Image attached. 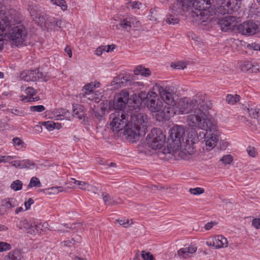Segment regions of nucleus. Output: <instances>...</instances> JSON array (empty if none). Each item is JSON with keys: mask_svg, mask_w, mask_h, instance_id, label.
<instances>
[{"mask_svg": "<svg viewBox=\"0 0 260 260\" xmlns=\"http://www.w3.org/2000/svg\"><path fill=\"white\" fill-rule=\"evenodd\" d=\"M184 129L181 126L177 125L170 131L168 139V152L172 154L178 153L182 159H186L188 155L195 153L196 144L199 141L198 133L191 130L186 135H184Z\"/></svg>", "mask_w": 260, "mask_h": 260, "instance_id": "1", "label": "nucleus"}, {"mask_svg": "<svg viewBox=\"0 0 260 260\" xmlns=\"http://www.w3.org/2000/svg\"><path fill=\"white\" fill-rule=\"evenodd\" d=\"M150 118L143 113H135L131 115V120L126 128L127 139L134 142L140 136H144L149 126Z\"/></svg>", "mask_w": 260, "mask_h": 260, "instance_id": "2", "label": "nucleus"}, {"mask_svg": "<svg viewBox=\"0 0 260 260\" xmlns=\"http://www.w3.org/2000/svg\"><path fill=\"white\" fill-rule=\"evenodd\" d=\"M153 90L157 91L165 103L170 105L171 111L173 112L172 116L174 114H187V99L180 100L176 104L174 100V95L167 86H162L156 84L153 87Z\"/></svg>", "mask_w": 260, "mask_h": 260, "instance_id": "3", "label": "nucleus"}, {"mask_svg": "<svg viewBox=\"0 0 260 260\" xmlns=\"http://www.w3.org/2000/svg\"><path fill=\"white\" fill-rule=\"evenodd\" d=\"M147 108L151 112L155 113L154 116L158 121L169 120L172 116L170 105H164L163 102L159 99L155 92H148L145 102Z\"/></svg>", "mask_w": 260, "mask_h": 260, "instance_id": "4", "label": "nucleus"}, {"mask_svg": "<svg viewBox=\"0 0 260 260\" xmlns=\"http://www.w3.org/2000/svg\"><path fill=\"white\" fill-rule=\"evenodd\" d=\"M187 122L190 127L204 129L213 122L207 118L205 112L199 108L187 115Z\"/></svg>", "mask_w": 260, "mask_h": 260, "instance_id": "5", "label": "nucleus"}, {"mask_svg": "<svg viewBox=\"0 0 260 260\" xmlns=\"http://www.w3.org/2000/svg\"><path fill=\"white\" fill-rule=\"evenodd\" d=\"M129 115L123 111H115L110 115L112 120L110 126L113 132H118L124 129V134L126 135V128L128 125Z\"/></svg>", "mask_w": 260, "mask_h": 260, "instance_id": "6", "label": "nucleus"}, {"mask_svg": "<svg viewBox=\"0 0 260 260\" xmlns=\"http://www.w3.org/2000/svg\"><path fill=\"white\" fill-rule=\"evenodd\" d=\"M21 22L20 14L15 10L8 12L7 16L0 21V38L8 35L9 30L15 23Z\"/></svg>", "mask_w": 260, "mask_h": 260, "instance_id": "7", "label": "nucleus"}, {"mask_svg": "<svg viewBox=\"0 0 260 260\" xmlns=\"http://www.w3.org/2000/svg\"><path fill=\"white\" fill-rule=\"evenodd\" d=\"M13 25L9 30L8 37L12 42V44L16 46L27 44V31L23 25L15 26Z\"/></svg>", "mask_w": 260, "mask_h": 260, "instance_id": "8", "label": "nucleus"}, {"mask_svg": "<svg viewBox=\"0 0 260 260\" xmlns=\"http://www.w3.org/2000/svg\"><path fill=\"white\" fill-rule=\"evenodd\" d=\"M203 130L206 131V133L204 134L206 149L210 151L216 146L219 140V133L217 126L213 122L208 125L207 129Z\"/></svg>", "mask_w": 260, "mask_h": 260, "instance_id": "9", "label": "nucleus"}, {"mask_svg": "<svg viewBox=\"0 0 260 260\" xmlns=\"http://www.w3.org/2000/svg\"><path fill=\"white\" fill-rule=\"evenodd\" d=\"M165 136L160 129L153 128L146 139V144L153 149H160L165 142Z\"/></svg>", "mask_w": 260, "mask_h": 260, "instance_id": "10", "label": "nucleus"}, {"mask_svg": "<svg viewBox=\"0 0 260 260\" xmlns=\"http://www.w3.org/2000/svg\"><path fill=\"white\" fill-rule=\"evenodd\" d=\"M213 2L214 0H192L193 17H199L204 15V11L209 8Z\"/></svg>", "mask_w": 260, "mask_h": 260, "instance_id": "11", "label": "nucleus"}, {"mask_svg": "<svg viewBox=\"0 0 260 260\" xmlns=\"http://www.w3.org/2000/svg\"><path fill=\"white\" fill-rule=\"evenodd\" d=\"M129 93L125 89L117 93L115 96L113 102V106L117 111H123L129 100Z\"/></svg>", "mask_w": 260, "mask_h": 260, "instance_id": "12", "label": "nucleus"}, {"mask_svg": "<svg viewBox=\"0 0 260 260\" xmlns=\"http://www.w3.org/2000/svg\"><path fill=\"white\" fill-rule=\"evenodd\" d=\"M237 30L243 35L251 36L258 31L259 26L252 21H245L238 25Z\"/></svg>", "mask_w": 260, "mask_h": 260, "instance_id": "13", "label": "nucleus"}, {"mask_svg": "<svg viewBox=\"0 0 260 260\" xmlns=\"http://www.w3.org/2000/svg\"><path fill=\"white\" fill-rule=\"evenodd\" d=\"M215 13L221 15L231 14L233 11V5L230 0H216Z\"/></svg>", "mask_w": 260, "mask_h": 260, "instance_id": "14", "label": "nucleus"}, {"mask_svg": "<svg viewBox=\"0 0 260 260\" xmlns=\"http://www.w3.org/2000/svg\"><path fill=\"white\" fill-rule=\"evenodd\" d=\"M43 73L38 70L23 72L20 75V78L26 82L36 81L40 79H43Z\"/></svg>", "mask_w": 260, "mask_h": 260, "instance_id": "15", "label": "nucleus"}, {"mask_svg": "<svg viewBox=\"0 0 260 260\" xmlns=\"http://www.w3.org/2000/svg\"><path fill=\"white\" fill-rule=\"evenodd\" d=\"M221 29L224 31L233 30L236 26L235 17L233 16L225 17L220 19L218 21Z\"/></svg>", "mask_w": 260, "mask_h": 260, "instance_id": "16", "label": "nucleus"}, {"mask_svg": "<svg viewBox=\"0 0 260 260\" xmlns=\"http://www.w3.org/2000/svg\"><path fill=\"white\" fill-rule=\"evenodd\" d=\"M129 81V76L127 75H119L113 78L111 82L112 90H116L120 88L126 86Z\"/></svg>", "mask_w": 260, "mask_h": 260, "instance_id": "17", "label": "nucleus"}, {"mask_svg": "<svg viewBox=\"0 0 260 260\" xmlns=\"http://www.w3.org/2000/svg\"><path fill=\"white\" fill-rule=\"evenodd\" d=\"M197 107L200 106L203 110L209 109L210 103L207 102V96L205 94L198 93L191 99Z\"/></svg>", "mask_w": 260, "mask_h": 260, "instance_id": "18", "label": "nucleus"}, {"mask_svg": "<svg viewBox=\"0 0 260 260\" xmlns=\"http://www.w3.org/2000/svg\"><path fill=\"white\" fill-rule=\"evenodd\" d=\"M245 111L249 114V116L251 119V122L250 123H251L256 128L260 122V109L247 108Z\"/></svg>", "mask_w": 260, "mask_h": 260, "instance_id": "19", "label": "nucleus"}, {"mask_svg": "<svg viewBox=\"0 0 260 260\" xmlns=\"http://www.w3.org/2000/svg\"><path fill=\"white\" fill-rule=\"evenodd\" d=\"M197 248L194 246H189L188 247H184L180 249L178 252L179 256L184 258H187L191 256L192 253L196 252Z\"/></svg>", "mask_w": 260, "mask_h": 260, "instance_id": "20", "label": "nucleus"}, {"mask_svg": "<svg viewBox=\"0 0 260 260\" xmlns=\"http://www.w3.org/2000/svg\"><path fill=\"white\" fill-rule=\"evenodd\" d=\"M133 19L132 18H126L120 20L119 24L116 25V28L126 30L127 31H129L134 24Z\"/></svg>", "mask_w": 260, "mask_h": 260, "instance_id": "21", "label": "nucleus"}, {"mask_svg": "<svg viewBox=\"0 0 260 260\" xmlns=\"http://www.w3.org/2000/svg\"><path fill=\"white\" fill-rule=\"evenodd\" d=\"M192 4V0H182L179 1L178 5L181 11L183 12L190 11L191 16L193 17V10Z\"/></svg>", "mask_w": 260, "mask_h": 260, "instance_id": "22", "label": "nucleus"}, {"mask_svg": "<svg viewBox=\"0 0 260 260\" xmlns=\"http://www.w3.org/2000/svg\"><path fill=\"white\" fill-rule=\"evenodd\" d=\"M73 115L74 117L79 119L84 120L86 115L84 107L78 105L74 106L73 108Z\"/></svg>", "mask_w": 260, "mask_h": 260, "instance_id": "23", "label": "nucleus"}, {"mask_svg": "<svg viewBox=\"0 0 260 260\" xmlns=\"http://www.w3.org/2000/svg\"><path fill=\"white\" fill-rule=\"evenodd\" d=\"M148 93H146L145 92H141L139 95L133 94L132 100L133 102L136 104L137 107H139L141 105L142 101L145 103L146 102V96Z\"/></svg>", "mask_w": 260, "mask_h": 260, "instance_id": "24", "label": "nucleus"}, {"mask_svg": "<svg viewBox=\"0 0 260 260\" xmlns=\"http://www.w3.org/2000/svg\"><path fill=\"white\" fill-rule=\"evenodd\" d=\"M101 84L99 82H91L89 83L86 84L82 89V92L81 93H88V92H93L94 90L98 87H99Z\"/></svg>", "mask_w": 260, "mask_h": 260, "instance_id": "25", "label": "nucleus"}, {"mask_svg": "<svg viewBox=\"0 0 260 260\" xmlns=\"http://www.w3.org/2000/svg\"><path fill=\"white\" fill-rule=\"evenodd\" d=\"M135 75H141L144 77H148L151 75V71L148 68H145L142 66H137L134 70Z\"/></svg>", "mask_w": 260, "mask_h": 260, "instance_id": "26", "label": "nucleus"}, {"mask_svg": "<svg viewBox=\"0 0 260 260\" xmlns=\"http://www.w3.org/2000/svg\"><path fill=\"white\" fill-rule=\"evenodd\" d=\"M102 196L103 201L106 205L113 206L121 203L120 200L114 199L109 194H103Z\"/></svg>", "mask_w": 260, "mask_h": 260, "instance_id": "27", "label": "nucleus"}, {"mask_svg": "<svg viewBox=\"0 0 260 260\" xmlns=\"http://www.w3.org/2000/svg\"><path fill=\"white\" fill-rule=\"evenodd\" d=\"M17 205V202L14 198H9L2 201V206L8 209L16 207Z\"/></svg>", "mask_w": 260, "mask_h": 260, "instance_id": "28", "label": "nucleus"}, {"mask_svg": "<svg viewBox=\"0 0 260 260\" xmlns=\"http://www.w3.org/2000/svg\"><path fill=\"white\" fill-rule=\"evenodd\" d=\"M166 17V22L168 24L174 25L179 22V19L177 17L176 14L169 13L167 15Z\"/></svg>", "mask_w": 260, "mask_h": 260, "instance_id": "29", "label": "nucleus"}, {"mask_svg": "<svg viewBox=\"0 0 260 260\" xmlns=\"http://www.w3.org/2000/svg\"><path fill=\"white\" fill-rule=\"evenodd\" d=\"M217 243L216 248H219L223 247H228V243L227 239L222 235L217 236V239L215 240Z\"/></svg>", "mask_w": 260, "mask_h": 260, "instance_id": "30", "label": "nucleus"}, {"mask_svg": "<svg viewBox=\"0 0 260 260\" xmlns=\"http://www.w3.org/2000/svg\"><path fill=\"white\" fill-rule=\"evenodd\" d=\"M143 83L142 82H135L131 80V78L129 76V81L127 83V86L128 88L132 90L133 91L137 90L139 89L140 86H143Z\"/></svg>", "mask_w": 260, "mask_h": 260, "instance_id": "31", "label": "nucleus"}, {"mask_svg": "<svg viewBox=\"0 0 260 260\" xmlns=\"http://www.w3.org/2000/svg\"><path fill=\"white\" fill-rule=\"evenodd\" d=\"M240 100V96L238 94H229L226 96V101L228 104L234 105L238 102Z\"/></svg>", "mask_w": 260, "mask_h": 260, "instance_id": "32", "label": "nucleus"}, {"mask_svg": "<svg viewBox=\"0 0 260 260\" xmlns=\"http://www.w3.org/2000/svg\"><path fill=\"white\" fill-rule=\"evenodd\" d=\"M28 10L31 16H36L40 12V9L38 5L32 3H29L28 5Z\"/></svg>", "mask_w": 260, "mask_h": 260, "instance_id": "33", "label": "nucleus"}, {"mask_svg": "<svg viewBox=\"0 0 260 260\" xmlns=\"http://www.w3.org/2000/svg\"><path fill=\"white\" fill-rule=\"evenodd\" d=\"M21 255L18 251H14L9 253L6 257V260H21Z\"/></svg>", "mask_w": 260, "mask_h": 260, "instance_id": "34", "label": "nucleus"}, {"mask_svg": "<svg viewBox=\"0 0 260 260\" xmlns=\"http://www.w3.org/2000/svg\"><path fill=\"white\" fill-rule=\"evenodd\" d=\"M47 194H56L59 192L64 191L62 186H55L46 189Z\"/></svg>", "mask_w": 260, "mask_h": 260, "instance_id": "35", "label": "nucleus"}, {"mask_svg": "<svg viewBox=\"0 0 260 260\" xmlns=\"http://www.w3.org/2000/svg\"><path fill=\"white\" fill-rule=\"evenodd\" d=\"M81 97L87 99V100L97 102V100L99 99L98 96H96V92H88V93H80Z\"/></svg>", "mask_w": 260, "mask_h": 260, "instance_id": "36", "label": "nucleus"}, {"mask_svg": "<svg viewBox=\"0 0 260 260\" xmlns=\"http://www.w3.org/2000/svg\"><path fill=\"white\" fill-rule=\"evenodd\" d=\"M187 114H190L193 112V111H196V109L200 108L199 107H197L192 99H187Z\"/></svg>", "mask_w": 260, "mask_h": 260, "instance_id": "37", "label": "nucleus"}, {"mask_svg": "<svg viewBox=\"0 0 260 260\" xmlns=\"http://www.w3.org/2000/svg\"><path fill=\"white\" fill-rule=\"evenodd\" d=\"M253 63L250 61H244L241 66V69L243 72L250 71L252 72Z\"/></svg>", "mask_w": 260, "mask_h": 260, "instance_id": "38", "label": "nucleus"}, {"mask_svg": "<svg viewBox=\"0 0 260 260\" xmlns=\"http://www.w3.org/2000/svg\"><path fill=\"white\" fill-rule=\"evenodd\" d=\"M61 20H57L54 18L52 19H48L47 20L46 24L48 25V26H56L59 28H61L62 24Z\"/></svg>", "mask_w": 260, "mask_h": 260, "instance_id": "39", "label": "nucleus"}, {"mask_svg": "<svg viewBox=\"0 0 260 260\" xmlns=\"http://www.w3.org/2000/svg\"><path fill=\"white\" fill-rule=\"evenodd\" d=\"M171 66L176 69L183 70L186 68V63L183 61H178L176 62H172Z\"/></svg>", "mask_w": 260, "mask_h": 260, "instance_id": "40", "label": "nucleus"}, {"mask_svg": "<svg viewBox=\"0 0 260 260\" xmlns=\"http://www.w3.org/2000/svg\"><path fill=\"white\" fill-rule=\"evenodd\" d=\"M51 2L61 8L63 11L67 10L68 6L64 0H51Z\"/></svg>", "mask_w": 260, "mask_h": 260, "instance_id": "41", "label": "nucleus"}, {"mask_svg": "<svg viewBox=\"0 0 260 260\" xmlns=\"http://www.w3.org/2000/svg\"><path fill=\"white\" fill-rule=\"evenodd\" d=\"M23 185L22 182L19 180H16L13 181L11 184L10 187L15 191L20 190L22 189Z\"/></svg>", "mask_w": 260, "mask_h": 260, "instance_id": "42", "label": "nucleus"}, {"mask_svg": "<svg viewBox=\"0 0 260 260\" xmlns=\"http://www.w3.org/2000/svg\"><path fill=\"white\" fill-rule=\"evenodd\" d=\"M41 186V183L39 179L36 177H33L30 179V182L28 185V187H40Z\"/></svg>", "mask_w": 260, "mask_h": 260, "instance_id": "43", "label": "nucleus"}, {"mask_svg": "<svg viewBox=\"0 0 260 260\" xmlns=\"http://www.w3.org/2000/svg\"><path fill=\"white\" fill-rule=\"evenodd\" d=\"M80 184V186L78 187L79 189L88 191H90L92 190V186L87 182L81 181Z\"/></svg>", "mask_w": 260, "mask_h": 260, "instance_id": "44", "label": "nucleus"}, {"mask_svg": "<svg viewBox=\"0 0 260 260\" xmlns=\"http://www.w3.org/2000/svg\"><path fill=\"white\" fill-rule=\"evenodd\" d=\"M179 1H177V2L175 3H174L170 7V11L172 13H173L174 14H176L177 13H179L180 12L181 10L180 8L179 7Z\"/></svg>", "mask_w": 260, "mask_h": 260, "instance_id": "45", "label": "nucleus"}, {"mask_svg": "<svg viewBox=\"0 0 260 260\" xmlns=\"http://www.w3.org/2000/svg\"><path fill=\"white\" fill-rule=\"evenodd\" d=\"M224 165H229L233 161V156L230 154L223 156L220 159Z\"/></svg>", "mask_w": 260, "mask_h": 260, "instance_id": "46", "label": "nucleus"}, {"mask_svg": "<svg viewBox=\"0 0 260 260\" xmlns=\"http://www.w3.org/2000/svg\"><path fill=\"white\" fill-rule=\"evenodd\" d=\"M204 189L201 187H196L194 188H190L189 192L194 196H198L203 194L204 192Z\"/></svg>", "mask_w": 260, "mask_h": 260, "instance_id": "47", "label": "nucleus"}, {"mask_svg": "<svg viewBox=\"0 0 260 260\" xmlns=\"http://www.w3.org/2000/svg\"><path fill=\"white\" fill-rule=\"evenodd\" d=\"M34 20L38 23L39 24L42 25L43 23L47 22V20H45V17L43 15H41V14L35 16Z\"/></svg>", "mask_w": 260, "mask_h": 260, "instance_id": "48", "label": "nucleus"}, {"mask_svg": "<svg viewBox=\"0 0 260 260\" xmlns=\"http://www.w3.org/2000/svg\"><path fill=\"white\" fill-rule=\"evenodd\" d=\"M116 221L118 222L120 225H122L125 228H128L133 223L132 222L129 223V220L128 219H117Z\"/></svg>", "mask_w": 260, "mask_h": 260, "instance_id": "49", "label": "nucleus"}, {"mask_svg": "<svg viewBox=\"0 0 260 260\" xmlns=\"http://www.w3.org/2000/svg\"><path fill=\"white\" fill-rule=\"evenodd\" d=\"M45 108L43 105L32 106L30 107V110L31 112H41L45 110Z\"/></svg>", "mask_w": 260, "mask_h": 260, "instance_id": "50", "label": "nucleus"}, {"mask_svg": "<svg viewBox=\"0 0 260 260\" xmlns=\"http://www.w3.org/2000/svg\"><path fill=\"white\" fill-rule=\"evenodd\" d=\"M247 152L249 156L253 157H255L257 154L256 149L254 147L250 146L247 147Z\"/></svg>", "mask_w": 260, "mask_h": 260, "instance_id": "51", "label": "nucleus"}, {"mask_svg": "<svg viewBox=\"0 0 260 260\" xmlns=\"http://www.w3.org/2000/svg\"><path fill=\"white\" fill-rule=\"evenodd\" d=\"M30 224L27 221L26 219H22L20 221L19 227L20 229L26 230L29 227Z\"/></svg>", "mask_w": 260, "mask_h": 260, "instance_id": "52", "label": "nucleus"}, {"mask_svg": "<svg viewBox=\"0 0 260 260\" xmlns=\"http://www.w3.org/2000/svg\"><path fill=\"white\" fill-rule=\"evenodd\" d=\"M25 93L29 96L32 97L34 95L37 94V91L32 87H28L25 89Z\"/></svg>", "mask_w": 260, "mask_h": 260, "instance_id": "53", "label": "nucleus"}, {"mask_svg": "<svg viewBox=\"0 0 260 260\" xmlns=\"http://www.w3.org/2000/svg\"><path fill=\"white\" fill-rule=\"evenodd\" d=\"M142 257L144 260H153V256L150 252H145L144 251L142 252L141 254Z\"/></svg>", "mask_w": 260, "mask_h": 260, "instance_id": "54", "label": "nucleus"}, {"mask_svg": "<svg viewBox=\"0 0 260 260\" xmlns=\"http://www.w3.org/2000/svg\"><path fill=\"white\" fill-rule=\"evenodd\" d=\"M43 125L49 131H52L55 128L56 124L52 121L44 122Z\"/></svg>", "mask_w": 260, "mask_h": 260, "instance_id": "55", "label": "nucleus"}, {"mask_svg": "<svg viewBox=\"0 0 260 260\" xmlns=\"http://www.w3.org/2000/svg\"><path fill=\"white\" fill-rule=\"evenodd\" d=\"M11 245L6 242H0V252L10 249Z\"/></svg>", "mask_w": 260, "mask_h": 260, "instance_id": "56", "label": "nucleus"}, {"mask_svg": "<svg viewBox=\"0 0 260 260\" xmlns=\"http://www.w3.org/2000/svg\"><path fill=\"white\" fill-rule=\"evenodd\" d=\"M238 120L244 123L245 124L248 126H253V125L251 124V123H250V122H251V119H248L244 116H239Z\"/></svg>", "mask_w": 260, "mask_h": 260, "instance_id": "57", "label": "nucleus"}, {"mask_svg": "<svg viewBox=\"0 0 260 260\" xmlns=\"http://www.w3.org/2000/svg\"><path fill=\"white\" fill-rule=\"evenodd\" d=\"M22 162L23 168H29L31 166H35L34 162L30 160H22Z\"/></svg>", "mask_w": 260, "mask_h": 260, "instance_id": "58", "label": "nucleus"}, {"mask_svg": "<svg viewBox=\"0 0 260 260\" xmlns=\"http://www.w3.org/2000/svg\"><path fill=\"white\" fill-rule=\"evenodd\" d=\"M252 225L256 229H260V218H254L252 220Z\"/></svg>", "mask_w": 260, "mask_h": 260, "instance_id": "59", "label": "nucleus"}, {"mask_svg": "<svg viewBox=\"0 0 260 260\" xmlns=\"http://www.w3.org/2000/svg\"><path fill=\"white\" fill-rule=\"evenodd\" d=\"M247 47L254 50L260 51V45L256 43H252L250 44H248Z\"/></svg>", "mask_w": 260, "mask_h": 260, "instance_id": "60", "label": "nucleus"}, {"mask_svg": "<svg viewBox=\"0 0 260 260\" xmlns=\"http://www.w3.org/2000/svg\"><path fill=\"white\" fill-rule=\"evenodd\" d=\"M13 142L15 146H23V142L19 138H15L13 139Z\"/></svg>", "mask_w": 260, "mask_h": 260, "instance_id": "61", "label": "nucleus"}, {"mask_svg": "<svg viewBox=\"0 0 260 260\" xmlns=\"http://www.w3.org/2000/svg\"><path fill=\"white\" fill-rule=\"evenodd\" d=\"M15 156H0V163L3 162H7L12 159H13Z\"/></svg>", "mask_w": 260, "mask_h": 260, "instance_id": "62", "label": "nucleus"}, {"mask_svg": "<svg viewBox=\"0 0 260 260\" xmlns=\"http://www.w3.org/2000/svg\"><path fill=\"white\" fill-rule=\"evenodd\" d=\"M217 224V222L215 221H211L210 222L207 223L205 226L204 228L206 230H209L212 229L214 225H216Z\"/></svg>", "mask_w": 260, "mask_h": 260, "instance_id": "63", "label": "nucleus"}, {"mask_svg": "<svg viewBox=\"0 0 260 260\" xmlns=\"http://www.w3.org/2000/svg\"><path fill=\"white\" fill-rule=\"evenodd\" d=\"M115 45L114 44L107 45V46H103V47L104 48L105 51L107 52H112L115 48Z\"/></svg>", "mask_w": 260, "mask_h": 260, "instance_id": "64", "label": "nucleus"}]
</instances>
